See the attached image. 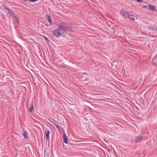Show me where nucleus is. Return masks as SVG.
Instances as JSON below:
<instances>
[{
    "mask_svg": "<svg viewBox=\"0 0 157 157\" xmlns=\"http://www.w3.org/2000/svg\"><path fill=\"white\" fill-rule=\"evenodd\" d=\"M71 27L65 22H62L60 23L57 29L53 32V34L56 37L60 36L64 33V30L70 29Z\"/></svg>",
    "mask_w": 157,
    "mask_h": 157,
    "instance_id": "1",
    "label": "nucleus"
},
{
    "mask_svg": "<svg viewBox=\"0 0 157 157\" xmlns=\"http://www.w3.org/2000/svg\"><path fill=\"white\" fill-rule=\"evenodd\" d=\"M120 13L124 18H126L128 16V15H129V12L127 11L125 9H122L120 11Z\"/></svg>",
    "mask_w": 157,
    "mask_h": 157,
    "instance_id": "2",
    "label": "nucleus"
},
{
    "mask_svg": "<svg viewBox=\"0 0 157 157\" xmlns=\"http://www.w3.org/2000/svg\"><path fill=\"white\" fill-rule=\"evenodd\" d=\"M8 13H10V15L13 17V18L14 19L15 21L17 23H19V20L17 17L15 16V14L13 12L10 10H8Z\"/></svg>",
    "mask_w": 157,
    "mask_h": 157,
    "instance_id": "3",
    "label": "nucleus"
},
{
    "mask_svg": "<svg viewBox=\"0 0 157 157\" xmlns=\"http://www.w3.org/2000/svg\"><path fill=\"white\" fill-rule=\"evenodd\" d=\"M143 139V137L141 136H135L134 138L135 141L137 143H138L142 141Z\"/></svg>",
    "mask_w": 157,
    "mask_h": 157,
    "instance_id": "4",
    "label": "nucleus"
},
{
    "mask_svg": "<svg viewBox=\"0 0 157 157\" xmlns=\"http://www.w3.org/2000/svg\"><path fill=\"white\" fill-rule=\"evenodd\" d=\"M135 14H134L132 12H129V15H128V16H127V18L129 20L134 21L135 20V19L134 18L132 17L131 16H133L135 17Z\"/></svg>",
    "mask_w": 157,
    "mask_h": 157,
    "instance_id": "5",
    "label": "nucleus"
},
{
    "mask_svg": "<svg viewBox=\"0 0 157 157\" xmlns=\"http://www.w3.org/2000/svg\"><path fill=\"white\" fill-rule=\"evenodd\" d=\"M148 9L149 10H152V11H155V6L152 5L150 4H149L148 5Z\"/></svg>",
    "mask_w": 157,
    "mask_h": 157,
    "instance_id": "6",
    "label": "nucleus"
},
{
    "mask_svg": "<svg viewBox=\"0 0 157 157\" xmlns=\"http://www.w3.org/2000/svg\"><path fill=\"white\" fill-rule=\"evenodd\" d=\"M63 142L66 144H67V138L66 134L65 133H64L63 135Z\"/></svg>",
    "mask_w": 157,
    "mask_h": 157,
    "instance_id": "7",
    "label": "nucleus"
},
{
    "mask_svg": "<svg viewBox=\"0 0 157 157\" xmlns=\"http://www.w3.org/2000/svg\"><path fill=\"white\" fill-rule=\"evenodd\" d=\"M23 134V136H24V137L25 138L27 139L28 138L27 132L26 131H24Z\"/></svg>",
    "mask_w": 157,
    "mask_h": 157,
    "instance_id": "8",
    "label": "nucleus"
},
{
    "mask_svg": "<svg viewBox=\"0 0 157 157\" xmlns=\"http://www.w3.org/2000/svg\"><path fill=\"white\" fill-rule=\"evenodd\" d=\"M46 18L47 19L48 21L50 23L52 22V21L50 17L48 15H47L46 16Z\"/></svg>",
    "mask_w": 157,
    "mask_h": 157,
    "instance_id": "9",
    "label": "nucleus"
},
{
    "mask_svg": "<svg viewBox=\"0 0 157 157\" xmlns=\"http://www.w3.org/2000/svg\"><path fill=\"white\" fill-rule=\"evenodd\" d=\"M50 133V132L48 130L46 134V138L47 140H48L49 139V134Z\"/></svg>",
    "mask_w": 157,
    "mask_h": 157,
    "instance_id": "10",
    "label": "nucleus"
},
{
    "mask_svg": "<svg viewBox=\"0 0 157 157\" xmlns=\"http://www.w3.org/2000/svg\"><path fill=\"white\" fill-rule=\"evenodd\" d=\"M150 30L153 31H156L157 28H156L151 27H150Z\"/></svg>",
    "mask_w": 157,
    "mask_h": 157,
    "instance_id": "11",
    "label": "nucleus"
},
{
    "mask_svg": "<svg viewBox=\"0 0 157 157\" xmlns=\"http://www.w3.org/2000/svg\"><path fill=\"white\" fill-rule=\"evenodd\" d=\"M30 106H31V107H30V108L29 109V111L30 112H32L33 111V105L32 104V105H31Z\"/></svg>",
    "mask_w": 157,
    "mask_h": 157,
    "instance_id": "12",
    "label": "nucleus"
},
{
    "mask_svg": "<svg viewBox=\"0 0 157 157\" xmlns=\"http://www.w3.org/2000/svg\"><path fill=\"white\" fill-rule=\"evenodd\" d=\"M57 128H60V127L59 126V125H58V124H55V123L53 122H51Z\"/></svg>",
    "mask_w": 157,
    "mask_h": 157,
    "instance_id": "13",
    "label": "nucleus"
},
{
    "mask_svg": "<svg viewBox=\"0 0 157 157\" xmlns=\"http://www.w3.org/2000/svg\"><path fill=\"white\" fill-rule=\"evenodd\" d=\"M61 66H62V67H66V65H65V64H62V65H61Z\"/></svg>",
    "mask_w": 157,
    "mask_h": 157,
    "instance_id": "14",
    "label": "nucleus"
},
{
    "mask_svg": "<svg viewBox=\"0 0 157 157\" xmlns=\"http://www.w3.org/2000/svg\"><path fill=\"white\" fill-rule=\"evenodd\" d=\"M29 1L31 2H34L36 1V0H29Z\"/></svg>",
    "mask_w": 157,
    "mask_h": 157,
    "instance_id": "15",
    "label": "nucleus"
},
{
    "mask_svg": "<svg viewBox=\"0 0 157 157\" xmlns=\"http://www.w3.org/2000/svg\"><path fill=\"white\" fill-rule=\"evenodd\" d=\"M137 1L138 2H141L143 1V0H137Z\"/></svg>",
    "mask_w": 157,
    "mask_h": 157,
    "instance_id": "16",
    "label": "nucleus"
},
{
    "mask_svg": "<svg viewBox=\"0 0 157 157\" xmlns=\"http://www.w3.org/2000/svg\"><path fill=\"white\" fill-rule=\"evenodd\" d=\"M147 7L146 6H143V7L144 8H146Z\"/></svg>",
    "mask_w": 157,
    "mask_h": 157,
    "instance_id": "17",
    "label": "nucleus"
}]
</instances>
